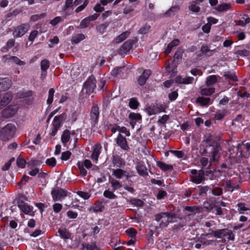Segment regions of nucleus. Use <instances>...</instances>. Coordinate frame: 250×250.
Here are the masks:
<instances>
[{"instance_id":"nucleus-38","label":"nucleus","mask_w":250,"mask_h":250,"mask_svg":"<svg viewBox=\"0 0 250 250\" xmlns=\"http://www.w3.org/2000/svg\"><path fill=\"white\" fill-rule=\"evenodd\" d=\"M215 92L214 88H203L201 90V94L202 95L209 96Z\"/></svg>"},{"instance_id":"nucleus-33","label":"nucleus","mask_w":250,"mask_h":250,"mask_svg":"<svg viewBox=\"0 0 250 250\" xmlns=\"http://www.w3.org/2000/svg\"><path fill=\"white\" fill-rule=\"evenodd\" d=\"M196 102L199 103L202 106H206L210 102V99L209 98H205L203 97H198L196 99Z\"/></svg>"},{"instance_id":"nucleus-27","label":"nucleus","mask_w":250,"mask_h":250,"mask_svg":"<svg viewBox=\"0 0 250 250\" xmlns=\"http://www.w3.org/2000/svg\"><path fill=\"white\" fill-rule=\"evenodd\" d=\"M157 166L163 171L170 170L172 171L173 169V166L171 165H167L164 162H158Z\"/></svg>"},{"instance_id":"nucleus-1","label":"nucleus","mask_w":250,"mask_h":250,"mask_svg":"<svg viewBox=\"0 0 250 250\" xmlns=\"http://www.w3.org/2000/svg\"><path fill=\"white\" fill-rule=\"evenodd\" d=\"M205 143L206 147H212L211 154H212V158L211 160L212 161H218L219 156L218 154L219 151L221 150V146L220 144L217 142L216 139L213 136H210L204 140Z\"/></svg>"},{"instance_id":"nucleus-51","label":"nucleus","mask_w":250,"mask_h":250,"mask_svg":"<svg viewBox=\"0 0 250 250\" xmlns=\"http://www.w3.org/2000/svg\"><path fill=\"white\" fill-rule=\"evenodd\" d=\"M90 24V21L87 18L83 19L80 24V27L81 28H84L88 27Z\"/></svg>"},{"instance_id":"nucleus-40","label":"nucleus","mask_w":250,"mask_h":250,"mask_svg":"<svg viewBox=\"0 0 250 250\" xmlns=\"http://www.w3.org/2000/svg\"><path fill=\"white\" fill-rule=\"evenodd\" d=\"M104 208V206L101 202H97L93 206V210L94 212H101L103 211Z\"/></svg>"},{"instance_id":"nucleus-32","label":"nucleus","mask_w":250,"mask_h":250,"mask_svg":"<svg viewBox=\"0 0 250 250\" xmlns=\"http://www.w3.org/2000/svg\"><path fill=\"white\" fill-rule=\"evenodd\" d=\"M70 139V131L68 129H65L61 137V141L65 145L66 143H67Z\"/></svg>"},{"instance_id":"nucleus-60","label":"nucleus","mask_w":250,"mask_h":250,"mask_svg":"<svg viewBox=\"0 0 250 250\" xmlns=\"http://www.w3.org/2000/svg\"><path fill=\"white\" fill-rule=\"evenodd\" d=\"M237 206L238 207V210L245 211L249 210V208L246 207L245 204L243 203H238Z\"/></svg>"},{"instance_id":"nucleus-7","label":"nucleus","mask_w":250,"mask_h":250,"mask_svg":"<svg viewBox=\"0 0 250 250\" xmlns=\"http://www.w3.org/2000/svg\"><path fill=\"white\" fill-rule=\"evenodd\" d=\"M51 195L54 201L61 200L66 196V192L62 188H57L51 191Z\"/></svg>"},{"instance_id":"nucleus-12","label":"nucleus","mask_w":250,"mask_h":250,"mask_svg":"<svg viewBox=\"0 0 250 250\" xmlns=\"http://www.w3.org/2000/svg\"><path fill=\"white\" fill-rule=\"evenodd\" d=\"M183 52V49L181 48H179L175 53L174 55V60L172 63V64L174 66L176 67L178 64V62L182 61Z\"/></svg>"},{"instance_id":"nucleus-56","label":"nucleus","mask_w":250,"mask_h":250,"mask_svg":"<svg viewBox=\"0 0 250 250\" xmlns=\"http://www.w3.org/2000/svg\"><path fill=\"white\" fill-rule=\"evenodd\" d=\"M45 163L49 166H52L53 167H55L56 164V161L55 158L52 157L49 159H47L46 160Z\"/></svg>"},{"instance_id":"nucleus-39","label":"nucleus","mask_w":250,"mask_h":250,"mask_svg":"<svg viewBox=\"0 0 250 250\" xmlns=\"http://www.w3.org/2000/svg\"><path fill=\"white\" fill-rule=\"evenodd\" d=\"M217 82V77L215 75L209 76L207 78L206 85L209 86Z\"/></svg>"},{"instance_id":"nucleus-21","label":"nucleus","mask_w":250,"mask_h":250,"mask_svg":"<svg viewBox=\"0 0 250 250\" xmlns=\"http://www.w3.org/2000/svg\"><path fill=\"white\" fill-rule=\"evenodd\" d=\"M136 168L138 173L140 175L145 176L148 174L147 169L141 163H138Z\"/></svg>"},{"instance_id":"nucleus-3","label":"nucleus","mask_w":250,"mask_h":250,"mask_svg":"<svg viewBox=\"0 0 250 250\" xmlns=\"http://www.w3.org/2000/svg\"><path fill=\"white\" fill-rule=\"evenodd\" d=\"M16 127L12 124H8L0 131V137L3 141H7L12 139L15 133Z\"/></svg>"},{"instance_id":"nucleus-2","label":"nucleus","mask_w":250,"mask_h":250,"mask_svg":"<svg viewBox=\"0 0 250 250\" xmlns=\"http://www.w3.org/2000/svg\"><path fill=\"white\" fill-rule=\"evenodd\" d=\"M155 220L157 222H161L160 224V227H167L170 222H174L173 219L176 217V215L171 212H165L156 214L155 215Z\"/></svg>"},{"instance_id":"nucleus-6","label":"nucleus","mask_w":250,"mask_h":250,"mask_svg":"<svg viewBox=\"0 0 250 250\" xmlns=\"http://www.w3.org/2000/svg\"><path fill=\"white\" fill-rule=\"evenodd\" d=\"M30 25L24 23L18 26L14 31L13 34L14 37L19 38L23 36L29 29Z\"/></svg>"},{"instance_id":"nucleus-31","label":"nucleus","mask_w":250,"mask_h":250,"mask_svg":"<svg viewBox=\"0 0 250 250\" xmlns=\"http://www.w3.org/2000/svg\"><path fill=\"white\" fill-rule=\"evenodd\" d=\"M231 8L230 3H223L219 5L216 8V10L218 12H224L229 9Z\"/></svg>"},{"instance_id":"nucleus-24","label":"nucleus","mask_w":250,"mask_h":250,"mask_svg":"<svg viewBox=\"0 0 250 250\" xmlns=\"http://www.w3.org/2000/svg\"><path fill=\"white\" fill-rule=\"evenodd\" d=\"M194 78L191 77H188L185 78H182L181 77H177L176 81L177 83L184 84H189L192 83Z\"/></svg>"},{"instance_id":"nucleus-15","label":"nucleus","mask_w":250,"mask_h":250,"mask_svg":"<svg viewBox=\"0 0 250 250\" xmlns=\"http://www.w3.org/2000/svg\"><path fill=\"white\" fill-rule=\"evenodd\" d=\"M210 47L207 45H202L200 49V51L202 54L206 55L207 56H211L214 52H216V48L210 49Z\"/></svg>"},{"instance_id":"nucleus-62","label":"nucleus","mask_w":250,"mask_h":250,"mask_svg":"<svg viewBox=\"0 0 250 250\" xmlns=\"http://www.w3.org/2000/svg\"><path fill=\"white\" fill-rule=\"evenodd\" d=\"M150 29V26L147 25H145L141 28L139 31V33L141 34H146L147 33Z\"/></svg>"},{"instance_id":"nucleus-41","label":"nucleus","mask_w":250,"mask_h":250,"mask_svg":"<svg viewBox=\"0 0 250 250\" xmlns=\"http://www.w3.org/2000/svg\"><path fill=\"white\" fill-rule=\"evenodd\" d=\"M108 25L109 23L108 22H105L104 23L101 24L98 26H97L96 27V30L101 34H103L105 32V30L108 26Z\"/></svg>"},{"instance_id":"nucleus-14","label":"nucleus","mask_w":250,"mask_h":250,"mask_svg":"<svg viewBox=\"0 0 250 250\" xmlns=\"http://www.w3.org/2000/svg\"><path fill=\"white\" fill-rule=\"evenodd\" d=\"M209 231H210V232L206 234V235L212 234L214 237L220 239H222L224 237L227 236V229H218L217 230H209Z\"/></svg>"},{"instance_id":"nucleus-11","label":"nucleus","mask_w":250,"mask_h":250,"mask_svg":"<svg viewBox=\"0 0 250 250\" xmlns=\"http://www.w3.org/2000/svg\"><path fill=\"white\" fill-rule=\"evenodd\" d=\"M88 0H75L74 1V5L79 6L76 9L75 12L79 13L83 10L88 4Z\"/></svg>"},{"instance_id":"nucleus-35","label":"nucleus","mask_w":250,"mask_h":250,"mask_svg":"<svg viewBox=\"0 0 250 250\" xmlns=\"http://www.w3.org/2000/svg\"><path fill=\"white\" fill-rule=\"evenodd\" d=\"M224 76L226 78L229 79L233 82H237L238 81L237 77L234 72L230 71L225 72Z\"/></svg>"},{"instance_id":"nucleus-23","label":"nucleus","mask_w":250,"mask_h":250,"mask_svg":"<svg viewBox=\"0 0 250 250\" xmlns=\"http://www.w3.org/2000/svg\"><path fill=\"white\" fill-rule=\"evenodd\" d=\"M179 40L178 39H174L171 42L168 44L167 48L165 50V53L167 54H169L172 48L176 46L179 44Z\"/></svg>"},{"instance_id":"nucleus-10","label":"nucleus","mask_w":250,"mask_h":250,"mask_svg":"<svg viewBox=\"0 0 250 250\" xmlns=\"http://www.w3.org/2000/svg\"><path fill=\"white\" fill-rule=\"evenodd\" d=\"M12 81L8 78H0V91L8 89L12 85Z\"/></svg>"},{"instance_id":"nucleus-19","label":"nucleus","mask_w":250,"mask_h":250,"mask_svg":"<svg viewBox=\"0 0 250 250\" xmlns=\"http://www.w3.org/2000/svg\"><path fill=\"white\" fill-rule=\"evenodd\" d=\"M133 43L134 42L132 40H127L125 42H124V43L121 47V52L123 53H126L128 52L131 49Z\"/></svg>"},{"instance_id":"nucleus-16","label":"nucleus","mask_w":250,"mask_h":250,"mask_svg":"<svg viewBox=\"0 0 250 250\" xmlns=\"http://www.w3.org/2000/svg\"><path fill=\"white\" fill-rule=\"evenodd\" d=\"M180 9V7L178 5H174L171 7L167 11L164 13L162 16L164 17H170L174 16Z\"/></svg>"},{"instance_id":"nucleus-61","label":"nucleus","mask_w":250,"mask_h":250,"mask_svg":"<svg viewBox=\"0 0 250 250\" xmlns=\"http://www.w3.org/2000/svg\"><path fill=\"white\" fill-rule=\"evenodd\" d=\"M77 194L84 199H88L90 197V194L87 192L79 191Z\"/></svg>"},{"instance_id":"nucleus-20","label":"nucleus","mask_w":250,"mask_h":250,"mask_svg":"<svg viewBox=\"0 0 250 250\" xmlns=\"http://www.w3.org/2000/svg\"><path fill=\"white\" fill-rule=\"evenodd\" d=\"M82 247L83 250H100L95 242H92L90 244L84 243L82 244Z\"/></svg>"},{"instance_id":"nucleus-8","label":"nucleus","mask_w":250,"mask_h":250,"mask_svg":"<svg viewBox=\"0 0 250 250\" xmlns=\"http://www.w3.org/2000/svg\"><path fill=\"white\" fill-rule=\"evenodd\" d=\"M18 108L16 105H9L2 111V116L5 118H10L16 113Z\"/></svg>"},{"instance_id":"nucleus-42","label":"nucleus","mask_w":250,"mask_h":250,"mask_svg":"<svg viewBox=\"0 0 250 250\" xmlns=\"http://www.w3.org/2000/svg\"><path fill=\"white\" fill-rule=\"evenodd\" d=\"M139 104L136 98H133L130 99L129 102V106L132 109H136Z\"/></svg>"},{"instance_id":"nucleus-43","label":"nucleus","mask_w":250,"mask_h":250,"mask_svg":"<svg viewBox=\"0 0 250 250\" xmlns=\"http://www.w3.org/2000/svg\"><path fill=\"white\" fill-rule=\"evenodd\" d=\"M49 62L47 59H43L41 61V67L42 70H47L49 68Z\"/></svg>"},{"instance_id":"nucleus-54","label":"nucleus","mask_w":250,"mask_h":250,"mask_svg":"<svg viewBox=\"0 0 250 250\" xmlns=\"http://www.w3.org/2000/svg\"><path fill=\"white\" fill-rule=\"evenodd\" d=\"M125 232L129 236H130L131 237H135L137 233L136 230L132 228L127 229L125 231Z\"/></svg>"},{"instance_id":"nucleus-29","label":"nucleus","mask_w":250,"mask_h":250,"mask_svg":"<svg viewBox=\"0 0 250 250\" xmlns=\"http://www.w3.org/2000/svg\"><path fill=\"white\" fill-rule=\"evenodd\" d=\"M225 187L227 189L231 192L233 191L234 189H238L239 186L238 185L232 183L230 181L225 182Z\"/></svg>"},{"instance_id":"nucleus-49","label":"nucleus","mask_w":250,"mask_h":250,"mask_svg":"<svg viewBox=\"0 0 250 250\" xmlns=\"http://www.w3.org/2000/svg\"><path fill=\"white\" fill-rule=\"evenodd\" d=\"M196 4L197 3L195 1H193L189 7L190 10L195 13L198 12L200 9L199 6H197Z\"/></svg>"},{"instance_id":"nucleus-53","label":"nucleus","mask_w":250,"mask_h":250,"mask_svg":"<svg viewBox=\"0 0 250 250\" xmlns=\"http://www.w3.org/2000/svg\"><path fill=\"white\" fill-rule=\"evenodd\" d=\"M45 16V13H42L41 14L35 15H33L31 17L30 20L33 21H38L39 19H41Z\"/></svg>"},{"instance_id":"nucleus-59","label":"nucleus","mask_w":250,"mask_h":250,"mask_svg":"<svg viewBox=\"0 0 250 250\" xmlns=\"http://www.w3.org/2000/svg\"><path fill=\"white\" fill-rule=\"evenodd\" d=\"M78 167L79 168L80 174L81 175L84 176L87 174L86 170L83 167V164H80V163L78 164Z\"/></svg>"},{"instance_id":"nucleus-36","label":"nucleus","mask_w":250,"mask_h":250,"mask_svg":"<svg viewBox=\"0 0 250 250\" xmlns=\"http://www.w3.org/2000/svg\"><path fill=\"white\" fill-rule=\"evenodd\" d=\"M84 39L85 36L83 34H79L73 36L71 39V41L73 43L77 44Z\"/></svg>"},{"instance_id":"nucleus-52","label":"nucleus","mask_w":250,"mask_h":250,"mask_svg":"<svg viewBox=\"0 0 250 250\" xmlns=\"http://www.w3.org/2000/svg\"><path fill=\"white\" fill-rule=\"evenodd\" d=\"M71 153L70 151H66L62 154L61 160L62 161L67 160L70 157Z\"/></svg>"},{"instance_id":"nucleus-5","label":"nucleus","mask_w":250,"mask_h":250,"mask_svg":"<svg viewBox=\"0 0 250 250\" xmlns=\"http://www.w3.org/2000/svg\"><path fill=\"white\" fill-rule=\"evenodd\" d=\"M191 173L192 176L191 177V181L193 183L196 184H199L205 180L204 177V171L201 169L197 171L196 169H192L191 171Z\"/></svg>"},{"instance_id":"nucleus-34","label":"nucleus","mask_w":250,"mask_h":250,"mask_svg":"<svg viewBox=\"0 0 250 250\" xmlns=\"http://www.w3.org/2000/svg\"><path fill=\"white\" fill-rule=\"evenodd\" d=\"M125 171L121 168L113 169L112 171V175L118 179H121L124 176Z\"/></svg>"},{"instance_id":"nucleus-48","label":"nucleus","mask_w":250,"mask_h":250,"mask_svg":"<svg viewBox=\"0 0 250 250\" xmlns=\"http://www.w3.org/2000/svg\"><path fill=\"white\" fill-rule=\"evenodd\" d=\"M198 188L199 189V194L200 195H203L204 194H206L207 192L210 189L209 187L208 186H199Z\"/></svg>"},{"instance_id":"nucleus-22","label":"nucleus","mask_w":250,"mask_h":250,"mask_svg":"<svg viewBox=\"0 0 250 250\" xmlns=\"http://www.w3.org/2000/svg\"><path fill=\"white\" fill-rule=\"evenodd\" d=\"M101 146L99 145H95L94 147L92 154L91 155L92 159L97 161L98 159L99 155L100 153Z\"/></svg>"},{"instance_id":"nucleus-46","label":"nucleus","mask_w":250,"mask_h":250,"mask_svg":"<svg viewBox=\"0 0 250 250\" xmlns=\"http://www.w3.org/2000/svg\"><path fill=\"white\" fill-rule=\"evenodd\" d=\"M11 62L19 65H23L25 64V62L24 61H21L20 59L16 56H12Z\"/></svg>"},{"instance_id":"nucleus-28","label":"nucleus","mask_w":250,"mask_h":250,"mask_svg":"<svg viewBox=\"0 0 250 250\" xmlns=\"http://www.w3.org/2000/svg\"><path fill=\"white\" fill-rule=\"evenodd\" d=\"M58 231L62 238L68 239L71 237V233L65 229H59Z\"/></svg>"},{"instance_id":"nucleus-18","label":"nucleus","mask_w":250,"mask_h":250,"mask_svg":"<svg viewBox=\"0 0 250 250\" xmlns=\"http://www.w3.org/2000/svg\"><path fill=\"white\" fill-rule=\"evenodd\" d=\"M117 143L124 150H127L128 148L126 139L121 134H120L117 138Z\"/></svg>"},{"instance_id":"nucleus-47","label":"nucleus","mask_w":250,"mask_h":250,"mask_svg":"<svg viewBox=\"0 0 250 250\" xmlns=\"http://www.w3.org/2000/svg\"><path fill=\"white\" fill-rule=\"evenodd\" d=\"M17 166L21 168H24L25 166L26 161L23 158L21 157H18L17 159Z\"/></svg>"},{"instance_id":"nucleus-50","label":"nucleus","mask_w":250,"mask_h":250,"mask_svg":"<svg viewBox=\"0 0 250 250\" xmlns=\"http://www.w3.org/2000/svg\"><path fill=\"white\" fill-rule=\"evenodd\" d=\"M66 118V114L65 113H62L59 116H56L54 117L53 121H56L57 120L59 121V122L61 123H63V121L65 120Z\"/></svg>"},{"instance_id":"nucleus-17","label":"nucleus","mask_w":250,"mask_h":250,"mask_svg":"<svg viewBox=\"0 0 250 250\" xmlns=\"http://www.w3.org/2000/svg\"><path fill=\"white\" fill-rule=\"evenodd\" d=\"M12 99V96L11 93L8 92L5 93L0 102V109L9 103Z\"/></svg>"},{"instance_id":"nucleus-13","label":"nucleus","mask_w":250,"mask_h":250,"mask_svg":"<svg viewBox=\"0 0 250 250\" xmlns=\"http://www.w3.org/2000/svg\"><path fill=\"white\" fill-rule=\"evenodd\" d=\"M99 116V107L97 105H94L92 107L90 112V118L94 124H96L97 123Z\"/></svg>"},{"instance_id":"nucleus-30","label":"nucleus","mask_w":250,"mask_h":250,"mask_svg":"<svg viewBox=\"0 0 250 250\" xmlns=\"http://www.w3.org/2000/svg\"><path fill=\"white\" fill-rule=\"evenodd\" d=\"M109 182L111 185V187L114 190H117L122 187L121 183L114 178L109 179Z\"/></svg>"},{"instance_id":"nucleus-55","label":"nucleus","mask_w":250,"mask_h":250,"mask_svg":"<svg viewBox=\"0 0 250 250\" xmlns=\"http://www.w3.org/2000/svg\"><path fill=\"white\" fill-rule=\"evenodd\" d=\"M129 118L133 120H140L141 119L142 117L139 113H131L129 115Z\"/></svg>"},{"instance_id":"nucleus-4","label":"nucleus","mask_w":250,"mask_h":250,"mask_svg":"<svg viewBox=\"0 0 250 250\" xmlns=\"http://www.w3.org/2000/svg\"><path fill=\"white\" fill-rule=\"evenodd\" d=\"M96 87V80L93 76H90L84 83L82 91L85 90V93L88 95L92 93Z\"/></svg>"},{"instance_id":"nucleus-63","label":"nucleus","mask_w":250,"mask_h":250,"mask_svg":"<svg viewBox=\"0 0 250 250\" xmlns=\"http://www.w3.org/2000/svg\"><path fill=\"white\" fill-rule=\"evenodd\" d=\"M178 97V93L176 91H172L168 94V98L170 101H174Z\"/></svg>"},{"instance_id":"nucleus-64","label":"nucleus","mask_w":250,"mask_h":250,"mask_svg":"<svg viewBox=\"0 0 250 250\" xmlns=\"http://www.w3.org/2000/svg\"><path fill=\"white\" fill-rule=\"evenodd\" d=\"M123 67H117L114 68L111 72V74L112 76L114 77H117L118 74L121 72V69Z\"/></svg>"},{"instance_id":"nucleus-9","label":"nucleus","mask_w":250,"mask_h":250,"mask_svg":"<svg viewBox=\"0 0 250 250\" xmlns=\"http://www.w3.org/2000/svg\"><path fill=\"white\" fill-rule=\"evenodd\" d=\"M18 204L20 209L24 213L31 215H34V212L32 211V208L28 205L27 204L21 200L19 201Z\"/></svg>"},{"instance_id":"nucleus-57","label":"nucleus","mask_w":250,"mask_h":250,"mask_svg":"<svg viewBox=\"0 0 250 250\" xmlns=\"http://www.w3.org/2000/svg\"><path fill=\"white\" fill-rule=\"evenodd\" d=\"M131 204L137 207H142L143 206L144 202L140 199H133L131 200Z\"/></svg>"},{"instance_id":"nucleus-37","label":"nucleus","mask_w":250,"mask_h":250,"mask_svg":"<svg viewBox=\"0 0 250 250\" xmlns=\"http://www.w3.org/2000/svg\"><path fill=\"white\" fill-rule=\"evenodd\" d=\"M130 34V32L125 31L118 36L115 39L116 43H120L125 40Z\"/></svg>"},{"instance_id":"nucleus-26","label":"nucleus","mask_w":250,"mask_h":250,"mask_svg":"<svg viewBox=\"0 0 250 250\" xmlns=\"http://www.w3.org/2000/svg\"><path fill=\"white\" fill-rule=\"evenodd\" d=\"M112 163L118 167H121L124 165V161L119 156L116 155L113 156Z\"/></svg>"},{"instance_id":"nucleus-45","label":"nucleus","mask_w":250,"mask_h":250,"mask_svg":"<svg viewBox=\"0 0 250 250\" xmlns=\"http://www.w3.org/2000/svg\"><path fill=\"white\" fill-rule=\"evenodd\" d=\"M54 92L55 90L53 88H51L49 90L48 97L47 100V103L49 104H51L53 102Z\"/></svg>"},{"instance_id":"nucleus-58","label":"nucleus","mask_w":250,"mask_h":250,"mask_svg":"<svg viewBox=\"0 0 250 250\" xmlns=\"http://www.w3.org/2000/svg\"><path fill=\"white\" fill-rule=\"evenodd\" d=\"M211 193L215 196H219L222 194V189L220 188H215L211 191Z\"/></svg>"},{"instance_id":"nucleus-44","label":"nucleus","mask_w":250,"mask_h":250,"mask_svg":"<svg viewBox=\"0 0 250 250\" xmlns=\"http://www.w3.org/2000/svg\"><path fill=\"white\" fill-rule=\"evenodd\" d=\"M104 196L109 199H115L117 198V196L114 194L113 192L108 190H106L104 191Z\"/></svg>"},{"instance_id":"nucleus-25","label":"nucleus","mask_w":250,"mask_h":250,"mask_svg":"<svg viewBox=\"0 0 250 250\" xmlns=\"http://www.w3.org/2000/svg\"><path fill=\"white\" fill-rule=\"evenodd\" d=\"M81 74L80 67L78 65L73 66L70 72V75L72 79L77 78Z\"/></svg>"}]
</instances>
